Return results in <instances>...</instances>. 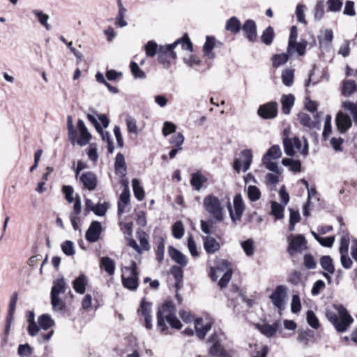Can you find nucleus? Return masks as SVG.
Returning <instances> with one entry per match:
<instances>
[{
	"label": "nucleus",
	"instance_id": "1",
	"mask_svg": "<svg viewBox=\"0 0 357 357\" xmlns=\"http://www.w3.org/2000/svg\"><path fill=\"white\" fill-rule=\"evenodd\" d=\"M157 317V329L163 334H168L169 327L166 324L167 321L172 328L180 329L182 324L176 316V307L171 301H166L158 307L156 313Z\"/></svg>",
	"mask_w": 357,
	"mask_h": 357
},
{
	"label": "nucleus",
	"instance_id": "2",
	"mask_svg": "<svg viewBox=\"0 0 357 357\" xmlns=\"http://www.w3.org/2000/svg\"><path fill=\"white\" fill-rule=\"evenodd\" d=\"M326 317L337 332H345L354 321L347 309L342 305H334L333 309H326Z\"/></svg>",
	"mask_w": 357,
	"mask_h": 357
},
{
	"label": "nucleus",
	"instance_id": "3",
	"mask_svg": "<svg viewBox=\"0 0 357 357\" xmlns=\"http://www.w3.org/2000/svg\"><path fill=\"white\" fill-rule=\"evenodd\" d=\"M203 206L206 211L217 222H222L225 218L224 206L220 199L209 195L204 198Z\"/></svg>",
	"mask_w": 357,
	"mask_h": 357
},
{
	"label": "nucleus",
	"instance_id": "4",
	"mask_svg": "<svg viewBox=\"0 0 357 357\" xmlns=\"http://www.w3.org/2000/svg\"><path fill=\"white\" fill-rule=\"evenodd\" d=\"M282 143L284 153L288 156H294L296 151H300V153L305 157L309 153V144L307 140L305 139H304L303 147L301 139L297 137H285L283 138Z\"/></svg>",
	"mask_w": 357,
	"mask_h": 357
},
{
	"label": "nucleus",
	"instance_id": "5",
	"mask_svg": "<svg viewBox=\"0 0 357 357\" xmlns=\"http://www.w3.org/2000/svg\"><path fill=\"white\" fill-rule=\"evenodd\" d=\"M225 335L222 331L215 332L208 338V353L212 357H224L227 355L228 352L222 344Z\"/></svg>",
	"mask_w": 357,
	"mask_h": 357
},
{
	"label": "nucleus",
	"instance_id": "6",
	"mask_svg": "<svg viewBox=\"0 0 357 357\" xmlns=\"http://www.w3.org/2000/svg\"><path fill=\"white\" fill-rule=\"evenodd\" d=\"M181 41V39H177L172 44L159 46L158 61L164 68H168L170 66L171 61L177 58L176 53L174 50L180 44Z\"/></svg>",
	"mask_w": 357,
	"mask_h": 357
},
{
	"label": "nucleus",
	"instance_id": "7",
	"mask_svg": "<svg viewBox=\"0 0 357 357\" xmlns=\"http://www.w3.org/2000/svg\"><path fill=\"white\" fill-rule=\"evenodd\" d=\"M125 269L129 272V275L126 277L125 274L122 275L121 278L123 287L132 291L136 290L139 285L136 262L132 261L130 266L126 267Z\"/></svg>",
	"mask_w": 357,
	"mask_h": 357
},
{
	"label": "nucleus",
	"instance_id": "8",
	"mask_svg": "<svg viewBox=\"0 0 357 357\" xmlns=\"http://www.w3.org/2000/svg\"><path fill=\"white\" fill-rule=\"evenodd\" d=\"M252 152L250 149H244L240 153V157L236 158L234 161V169L239 173L241 170L243 172H247L252 162Z\"/></svg>",
	"mask_w": 357,
	"mask_h": 357
},
{
	"label": "nucleus",
	"instance_id": "9",
	"mask_svg": "<svg viewBox=\"0 0 357 357\" xmlns=\"http://www.w3.org/2000/svg\"><path fill=\"white\" fill-rule=\"evenodd\" d=\"M234 212L232 210L229 202L227 203V208L231 220L235 222L241 218V216L245 210V204L243 203L242 197L240 194L236 195L233 200Z\"/></svg>",
	"mask_w": 357,
	"mask_h": 357
},
{
	"label": "nucleus",
	"instance_id": "10",
	"mask_svg": "<svg viewBox=\"0 0 357 357\" xmlns=\"http://www.w3.org/2000/svg\"><path fill=\"white\" fill-rule=\"evenodd\" d=\"M287 296V288L284 285L278 286L273 292L270 295L269 298L273 304L277 307L280 312L284 310V299Z\"/></svg>",
	"mask_w": 357,
	"mask_h": 357
},
{
	"label": "nucleus",
	"instance_id": "11",
	"mask_svg": "<svg viewBox=\"0 0 357 357\" xmlns=\"http://www.w3.org/2000/svg\"><path fill=\"white\" fill-rule=\"evenodd\" d=\"M152 303L148 302L145 298L141 301L140 307L137 311L138 314L143 317L144 321V326L146 329L151 330L153 328L152 324Z\"/></svg>",
	"mask_w": 357,
	"mask_h": 357
},
{
	"label": "nucleus",
	"instance_id": "12",
	"mask_svg": "<svg viewBox=\"0 0 357 357\" xmlns=\"http://www.w3.org/2000/svg\"><path fill=\"white\" fill-rule=\"evenodd\" d=\"M257 114L264 119H274L278 114V103L271 101L260 105Z\"/></svg>",
	"mask_w": 357,
	"mask_h": 357
},
{
	"label": "nucleus",
	"instance_id": "13",
	"mask_svg": "<svg viewBox=\"0 0 357 357\" xmlns=\"http://www.w3.org/2000/svg\"><path fill=\"white\" fill-rule=\"evenodd\" d=\"M244 37L249 42H255L257 38V29L256 22L251 19L245 20L241 26Z\"/></svg>",
	"mask_w": 357,
	"mask_h": 357
},
{
	"label": "nucleus",
	"instance_id": "14",
	"mask_svg": "<svg viewBox=\"0 0 357 357\" xmlns=\"http://www.w3.org/2000/svg\"><path fill=\"white\" fill-rule=\"evenodd\" d=\"M306 244L307 242L304 236L298 234L291 241L287 248V252L291 256H293L297 252H302L307 248Z\"/></svg>",
	"mask_w": 357,
	"mask_h": 357
},
{
	"label": "nucleus",
	"instance_id": "15",
	"mask_svg": "<svg viewBox=\"0 0 357 357\" xmlns=\"http://www.w3.org/2000/svg\"><path fill=\"white\" fill-rule=\"evenodd\" d=\"M79 180L84 187L89 191L94 190L98 185L97 176L95 173L90 171L82 173Z\"/></svg>",
	"mask_w": 357,
	"mask_h": 357
},
{
	"label": "nucleus",
	"instance_id": "16",
	"mask_svg": "<svg viewBox=\"0 0 357 357\" xmlns=\"http://www.w3.org/2000/svg\"><path fill=\"white\" fill-rule=\"evenodd\" d=\"M102 225L98 221H93L86 232V239L90 243H95L100 238Z\"/></svg>",
	"mask_w": 357,
	"mask_h": 357
},
{
	"label": "nucleus",
	"instance_id": "17",
	"mask_svg": "<svg viewBox=\"0 0 357 357\" xmlns=\"http://www.w3.org/2000/svg\"><path fill=\"white\" fill-rule=\"evenodd\" d=\"M335 121L338 130L342 133L345 132L351 126L350 116L342 112L337 114Z\"/></svg>",
	"mask_w": 357,
	"mask_h": 357
},
{
	"label": "nucleus",
	"instance_id": "18",
	"mask_svg": "<svg viewBox=\"0 0 357 357\" xmlns=\"http://www.w3.org/2000/svg\"><path fill=\"white\" fill-rule=\"evenodd\" d=\"M204 248L207 254H214L215 252L220 250V243L211 236H204Z\"/></svg>",
	"mask_w": 357,
	"mask_h": 357
},
{
	"label": "nucleus",
	"instance_id": "19",
	"mask_svg": "<svg viewBox=\"0 0 357 357\" xmlns=\"http://www.w3.org/2000/svg\"><path fill=\"white\" fill-rule=\"evenodd\" d=\"M211 323L209 321L204 324L202 319H197L195 322V328L196 330L197 336L199 339H204L206 333L211 330Z\"/></svg>",
	"mask_w": 357,
	"mask_h": 357
},
{
	"label": "nucleus",
	"instance_id": "20",
	"mask_svg": "<svg viewBox=\"0 0 357 357\" xmlns=\"http://www.w3.org/2000/svg\"><path fill=\"white\" fill-rule=\"evenodd\" d=\"M168 251L169 255L172 260L178 264L180 266L183 267L188 264V259L186 256L178 250L174 248L172 246H169Z\"/></svg>",
	"mask_w": 357,
	"mask_h": 357
},
{
	"label": "nucleus",
	"instance_id": "21",
	"mask_svg": "<svg viewBox=\"0 0 357 357\" xmlns=\"http://www.w3.org/2000/svg\"><path fill=\"white\" fill-rule=\"evenodd\" d=\"M87 284V277L84 273H82L74 280L73 282V287L77 293L83 294L85 292Z\"/></svg>",
	"mask_w": 357,
	"mask_h": 357
},
{
	"label": "nucleus",
	"instance_id": "22",
	"mask_svg": "<svg viewBox=\"0 0 357 357\" xmlns=\"http://www.w3.org/2000/svg\"><path fill=\"white\" fill-rule=\"evenodd\" d=\"M116 174L121 177H125L126 174V165L125 162L124 155L119 153L116 155L115 163H114Z\"/></svg>",
	"mask_w": 357,
	"mask_h": 357
},
{
	"label": "nucleus",
	"instance_id": "23",
	"mask_svg": "<svg viewBox=\"0 0 357 357\" xmlns=\"http://www.w3.org/2000/svg\"><path fill=\"white\" fill-rule=\"evenodd\" d=\"M298 120L301 125L310 129L319 126V119H315L314 121H312L311 117L304 112H301L298 114Z\"/></svg>",
	"mask_w": 357,
	"mask_h": 357
},
{
	"label": "nucleus",
	"instance_id": "24",
	"mask_svg": "<svg viewBox=\"0 0 357 357\" xmlns=\"http://www.w3.org/2000/svg\"><path fill=\"white\" fill-rule=\"evenodd\" d=\"M206 181L207 178L199 171H197L191 175L190 184L197 191L200 190L204 183Z\"/></svg>",
	"mask_w": 357,
	"mask_h": 357
},
{
	"label": "nucleus",
	"instance_id": "25",
	"mask_svg": "<svg viewBox=\"0 0 357 357\" xmlns=\"http://www.w3.org/2000/svg\"><path fill=\"white\" fill-rule=\"evenodd\" d=\"M282 112L289 114L294 105L295 97L293 94L282 95L280 100Z\"/></svg>",
	"mask_w": 357,
	"mask_h": 357
},
{
	"label": "nucleus",
	"instance_id": "26",
	"mask_svg": "<svg viewBox=\"0 0 357 357\" xmlns=\"http://www.w3.org/2000/svg\"><path fill=\"white\" fill-rule=\"evenodd\" d=\"M31 13L38 20V22L46 29V30L49 31L51 29V26L48 23L50 17L47 14L45 13L40 9H33Z\"/></svg>",
	"mask_w": 357,
	"mask_h": 357
},
{
	"label": "nucleus",
	"instance_id": "27",
	"mask_svg": "<svg viewBox=\"0 0 357 357\" xmlns=\"http://www.w3.org/2000/svg\"><path fill=\"white\" fill-rule=\"evenodd\" d=\"M280 328V322L275 321L273 324H264L260 326L259 329L261 333L268 337H273Z\"/></svg>",
	"mask_w": 357,
	"mask_h": 357
},
{
	"label": "nucleus",
	"instance_id": "28",
	"mask_svg": "<svg viewBox=\"0 0 357 357\" xmlns=\"http://www.w3.org/2000/svg\"><path fill=\"white\" fill-rule=\"evenodd\" d=\"M100 268L107 273L109 275H113L115 272V261L109 257H102L100 259Z\"/></svg>",
	"mask_w": 357,
	"mask_h": 357
},
{
	"label": "nucleus",
	"instance_id": "29",
	"mask_svg": "<svg viewBox=\"0 0 357 357\" xmlns=\"http://www.w3.org/2000/svg\"><path fill=\"white\" fill-rule=\"evenodd\" d=\"M306 45L305 44L297 43L294 41L292 43L288 42L287 53L289 56L293 55L294 53H297L298 55L302 56L305 52Z\"/></svg>",
	"mask_w": 357,
	"mask_h": 357
},
{
	"label": "nucleus",
	"instance_id": "30",
	"mask_svg": "<svg viewBox=\"0 0 357 357\" xmlns=\"http://www.w3.org/2000/svg\"><path fill=\"white\" fill-rule=\"evenodd\" d=\"M241 29L240 20L236 17H231L228 19L225 24V29L236 35L239 33Z\"/></svg>",
	"mask_w": 357,
	"mask_h": 357
},
{
	"label": "nucleus",
	"instance_id": "31",
	"mask_svg": "<svg viewBox=\"0 0 357 357\" xmlns=\"http://www.w3.org/2000/svg\"><path fill=\"white\" fill-rule=\"evenodd\" d=\"M68 285L64 278H59L53 282V286L51 289L50 294H55L59 296L61 294H64L66 291Z\"/></svg>",
	"mask_w": 357,
	"mask_h": 357
},
{
	"label": "nucleus",
	"instance_id": "32",
	"mask_svg": "<svg viewBox=\"0 0 357 357\" xmlns=\"http://www.w3.org/2000/svg\"><path fill=\"white\" fill-rule=\"evenodd\" d=\"M119 12L115 19V25L118 27L122 28L127 26L128 23L124 20L126 13V9L123 6L121 0H118Z\"/></svg>",
	"mask_w": 357,
	"mask_h": 357
},
{
	"label": "nucleus",
	"instance_id": "33",
	"mask_svg": "<svg viewBox=\"0 0 357 357\" xmlns=\"http://www.w3.org/2000/svg\"><path fill=\"white\" fill-rule=\"evenodd\" d=\"M130 196V190L123 189L118 202V213L119 215L124 213L126 206L129 203Z\"/></svg>",
	"mask_w": 357,
	"mask_h": 357
},
{
	"label": "nucleus",
	"instance_id": "34",
	"mask_svg": "<svg viewBox=\"0 0 357 357\" xmlns=\"http://www.w3.org/2000/svg\"><path fill=\"white\" fill-rule=\"evenodd\" d=\"M52 310L56 312H63L66 307V303L57 294H50Z\"/></svg>",
	"mask_w": 357,
	"mask_h": 357
},
{
	"label": "nucleus",
	"instance_id": "35",
	"mask_svg": "<svg viewBox=\"0 0 357 357\" xmlns=\"http://www.w3.org/2000/svg\"><path fill=\"white\" fill-rule=\"evenodd\" d=\"M333 39V32L331 29H326L322 38H319V44L321 47L328 50Z\"/></svg>",
	"mask_w": 357,
	"mask_h": 357
},
{
	"label": "nucleus",
	"instance_id": "36",
	"mask_svg": "<svg viewBox=\"0 0 357 357\" xmlns=\"http://www.w3.org/2000/svg\"><path fill=\"white\" fill-rule=\"evenodd\" d=\"M214 46L215 38L213 37L206 36V40L203 47V51L204 55L211 59L215 58V54L213 52Z\"/></svg>",
	"mask_w": 357,
	"mask_h": 357
},
{
	"label": "nucleus",
	"instance_id": "37",
	"mask_svg": "<svg viewBox=\"0 0 357 357\" xmlns=\"http://www.w3.org/2000/svg\"><path fill=\"white\" fill-rule=\"evenodd\" d=\"M274 29L271 26L266 27L261 36V42L266 45H271L274 40Z\"/></svg>",
	"mask_w": 357,
	"mask_h": 357
},
{
	"label": "nucleus",
	"instance_id": "38",
	"mask_svg": "<svg viewBox=\"0 0 357 357\" xmlns=\"http://www.w3.org/2000/svg\"><path fill=\"white\" fill-rule=\"evenodd\" d=\"M289 58V54L287 53L275 54L272 56L273 66L275 68L280 67L285 64Z\"/></svg>",
	"mask_w": 357,
	"mask_h": 357
},
{
	"label": "nucleus",
	"instance_id": "39",
	"mask_svg": "<svg viewBox=\"0 0 357 357\" xmlns=\"http://www.w3.org/2000/svg\"><path fill=\"white\" fill-rule=\"evenodd\" d=\"M281 79L284 85L291 86L294 83V70L291 68H286L282 70Z\"/></svg>",
	"mask_w": 357,
	"mask_h": 357
},
{
	"label": "nucleus",
	"instance_id": "40",
	"mask_svg": "<svg viewBox=\"0 0 357 357\" xmlns=\"http://www.w3.org/2000/svg\"><path fill=\"white\" fill-rule=\"evenodd\" d=\"M38 323L43 330H48L54 324V321L48 314H43L38 317Z\"/></svg>",
	"mask_w": 357,
	"mask_h": 357
},
{
	"label": "nucleus",
	"instance_id": "41",
	"mask_svg": "<svg viewBox=\"0 0 357 357\" xmlns=\"http://www.w3.org/2000/svg\"><path fill=\"white\" fill-rule=\"evenodd\" d=\"M356 91V84L354 80H344L342 82V94L349 96Z\"/></svg>",
	"mask_w": 357,
	"mask_h": 357
},
{
	"label": "nucleus",
	"instance_id": "42",
	"mask_svg": "<svg viewBox=\"0 0 357 357\" xmlns=\"http://www.w3.org/2000/svg\"><path fill=\"white\" fill-rule=\"evenodd\" d=\"M320 265L321 268L331 274L335 273V266L333 260L330 256L324 255L320 259Z\"/></svg>",
	"mask_w": 357,
	"mask_h": 357
},
{
	"label": "nucleus",
	"instance_id": "43",
	"mask_svg": "<svg viewBox=\"0 0 357 357\" xmlns=\"http://www.w3.org/2000/svg\"><path fill=\"white\" fill-rule=\"evenodd\" d=\"M132 183L135 197L137 200L142 201L144 198V191L143 188L140 185L139 181L137 178H134Z\"/></svg>",
	"mask_w": 357,
	"mask_h": 357
},
{
	"label": "nucleus",
	"instance_id": "44",
	"mask_svg": "<svg viewBox=\"0 0 357 357\" xmlns=\"http://www.w3.org/2000/svg\"><path fill=\"white\" fill-rule=\"evenodd\" d=\"M144 50L146 56L153 57L157 52L158 53L159 47L154 40H149L144 45Z\"/></svg>",
	"mask_w": 357,
	"mask_h": 357
},
{
	"label": "nucleus",
	"instance_id": "45",
	"mask_svg": "<svg viewBox=\"0 0 357 357\" xmlns=\"http://www.w3.org/2000/svg\"><path fill=\"white\" fill-rule=\"evenodd\" d=\"M284 207L276 202H271V214L277 220H280L284 217Z\"/></svg>",
	"mask_w": 357,
	"mask_h": 357
},
{
	"label": "nucleus",
	"instance_id": "46",
	"mask_svg": "<svg viewBox=\"0 0 357 357\" xmlns=\"http://www.w3.org/2000/svg\"><path fill=\"white\" fill-rule=\"evenodd\" d=\"M241 245L247 256L250 257L254 254V241L252 238H249L245 241H242L241 243Z\"/></svg>",
	"mask_w": 357,
	"mask_h": 357
},
{
	"label": "nucleus",
	"instance_id": "47",
	"mask_svg": "<svg viewBox=\"0 0 357 357\" xmlns=\"http://www.w3.org/2000/svg\"><path fill=\"white\" fill-rule=\"evenodd\" d=\"M172 234L175 238L180 239L184 234V227L181 221H176L172 226Z\"/></svg>",
	"mask_w": 357,
	"mask_h": 357
},
{
	"label": "nucleus",
	"instance_id": "48",
	"mask_svg": "<svg viewBox=\"0 0 357 357\" xmlns=\"http://www.w3.org/2000/svg\"><path fill=\"white\" fill-rule=\"evenodd\" d=\"M282 155V151L279 145L272 146L264 155L271 159H278Z\"/></svg>",
	"mask_w": 357,
	"mask_h": 357
},
{
	"label": "nucleus",
	"instance_id": "49",
	"mask_svg": "<svg viewBox=\"0 0 357 357\" xmlns=\"http://www.w3.org/2000/svg\"><path fill=\"white\" fill-rule=\"evenodd\" d=\"M248 196L251 202H256L261 197V192L255 185H249L248 188Z\"/></svg>",
	"mask_w": 357,
	"mask_h": 357
},
{
	"label": "nucleus",
	"instance_id": "50",
	"mask_svg": "<svg viewBox=\"0 0 357 357\" xmlns=\"http://www.w3.org/2000/svg\"><path fill=\"white\" fill-rule=\"evenodd\" d=\"M184 142V136L181 132L175 133L169 139V143L174 146L183 149L182 145Z\"/></svg>",
	"mask_w": 357,
	"mask_h": 357
},
{
	"label": "nucleus",
	"instance_id": "51",
	"mask_svg": "<svg viewBox=\"0 0 357 357\" xmlns=\"http://www.w3.org/2000/svg\"><path fill=\"white\" fill-rule=\"evenodd\" d=\"M63 252L67 256H73L75 255L74 243L71 241H65L61 245Z\"/></svg>",
	"mask_w": 357,
	"mask_h": 357
},
{
	"label": "nucleus",
	"instance_id": "52",
	"mask_svg": "<svg viewBox=\"0 0 357 357\" xmlns=\"http://www.w3.org/2000/svg\"><path fill=\"white\" fill-rule=\"evenodd\" d=\"M326 3L328 10L333 13L340 12L343 5L342 0H328Z\"/></svg>",
	"mask_w": 357,
	"mask_h": 357
},
{
	"label": "nucleus",
	"instance_id": "53",
	"mask_svg": "<svg viewBox=\"0 0 357 357\" xmlns=\"http://www.w3.org/2000/svg\"><path fill=\"white\" fill-rule=\"evenodd\" d=\"M314 15L316 20H320L324 15V1L319 0L314 8Z\"/></svg>",
	"mask_w": 357,
	"mask_h": 357
},
{
	"label": "nucleus",
	"instance_id": "54",
	"mask_svg": "<svg viewBox=\"0 0 357 357\" xmlns=\"http://www.w3.org/2000/svg\"><path fill=\"white\" fill-rule=\"evenodd\" d=\"M17 353L20 357H30L33 354V349L28 343L20 344Z\"/></svg>",
	"mask_w": 357,
	"mask_h": 357
},
{
	"label": "nucleus",
	"instance_id": "55",
	"mask_svg": "<svg viewBox=\"0 0 357 357\" xmlns=\"http://www.w3.org/2000/svg\"><path fill=\"white\" fill-rule=\"evenodd\" d=\"M262 162L268 170L276 174L280 173L277 162L272 161L270 158L263 156Z\"/></svg>",
	"mask_w": 357,
	"mask_h": 357
},
{
	"label": "nucleus",
	"instance_id": "56",
	"mask_svg": "<svg viewBox=\"0 0 357 357\" xmlns=\"http://www.w3.org/2000/svg\"><path fill=\"white\" fill-rule=\"evenodd\" d=\"M343 107L344 109L350 112L354 122L357 123V103L346 101L343 103Z\"/></svg>",
	"mask_w": 357,
	"mask_h": 357
},
{
	"label": "nucleus",
	"instance_id": "57",
	"mask_svg": "<svg viewBox=\"0 0 357 357\" xmlns=\"http://www.w3.org/2000/svg\"><path fill=\"white\" fill-rule=\"evenodd\" d=\"M130 67V70L135 78L144 79L146 77L145 73L139 68L136 62H131Z\"/></svg>",
	"mask_w": 357,
	"mask_h": 357
},
{
	"label": "nucleus",
	"instance_id": "58",
	"mask_svg": "<svg viewBox=\"0 0 357 357\" xmlns=\"http://www.w3.org/2000/svg\"><path fill=\"white\" fill-rule=\"evenodd\" d=\"M307 324L313 328L317 329L319 327V322L312 310L307 312Z\"/></svg>",
	"mask_w": 357,
	"mask_h": 357
},
{
	"label": "nucleus",
	"instance_id": "59",
	"mask_svg": "<svg viewBox=\"0 0 357 357\" xmlns=\"http://www.w3.org/2000/svg\"><path fill=\"white\" fill-rule=\"evenodd\" d=\"M17 301V294L16 292H15L12 295L10 300V303H9V308H8L7 317H8L10 319L14 318V314H15Z\"/></svg>",
	"mask_w": 357,
	"mask_h": 357
},
{
	"label": "nucleus",
	"instance_id": "60",
	"mask_svg": "<svg viewBox=\"0 0 357 357\" xmlns=\"http://www.w3.org/2000/svg\"><path fill=\"white\" fill-rule=\"evenodd\" d=\"M219 273H225L227 270H231L230 263L225 259H220L216 262V266L214 267Z\"/></svg>",
	"mask_w": 357,
	"mask_h": 357
},
{
	"label": "nucleus",
	"instance_id": "61",
	"mask_svg": "<svg viewBox=\"0 0 357 357\" xmlns=\"http://www.w3.org/2000/svg\"><path fill=\"white\" fill-rule=\"evenodd\" d=\"M165 255V242L162 238H160L157 245L156 256L157 260L161 262L164 259Z\"/></svg>",
	"mask_w": 357,
	"mask_h": 357
},
{
	"label": "nucleus",
	"instance_id": "62",
	"mask_svg": "<svg viewBox=\"0 0 357 357\" xmlns=\"http://www.w3.org/2000/svg\"><path fill=\"white\" fill-rule=\"evenodd\" d=\"M306 6L304 4H298L296 8V15L297 17V20L303 24H306L305 16V9Z\"/></svg>",
	"mask_w": 357,
	"mask_h": 357
},
{
	"label": "nucleus",
	"instance_id": "63",
	"mask_svg": "<svg viewBox=\"0 0 357 357\" xmlns=\"http://www.w3.org/2000/svg\"><path fill=\"white\" fill-rule=\"evenodd\" d=\"M176 126L172 122H170V121H165L164 123H163V127H162V135L165 136V137H167V135L172 134V133H174L176 132Z\"/></svg>",
	"mask_w": 357,
	"mask_h": 357
},
{
	"label": "nucleus",
	"instance_id": "64",
	"mask_svg": "<svg viewBox=\"0 0 357 357\" xmlns=\"http://www.w3.org/2000/svg\"><path fill=\"white\" fill-rule=\"evenodd\" d=\"M231 276H232V270H227V271H225L223 273V275L220 279V280L218 282V285L221 288H225L228 285V283L229 282V281L231 278Z\"/></svg>",
	"mask_w": 357,
	"mask_h": 357
}]
</instances>
